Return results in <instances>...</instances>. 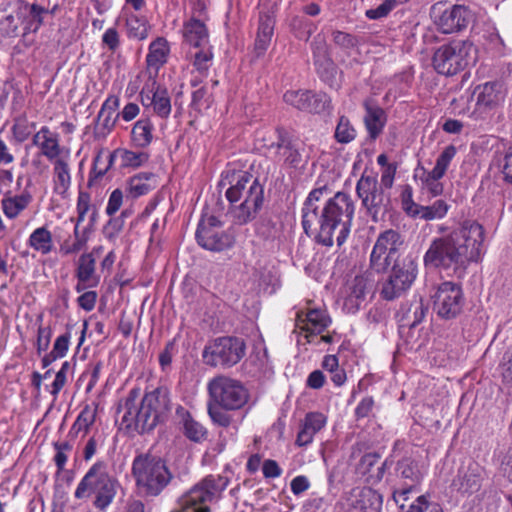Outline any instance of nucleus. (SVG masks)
<instances>
[{
	"label": "nucleus",
	"instance_id": "b1692460",
	"mask_svg": "<svg viewBox=\"0 0 512 512\" xmlns=\"http://www.w3.org/2000/svg\"><path fill=\"white\" fill-rule=\"evenodd\" d=\"M170 52V44L165 37L159 36L150 42L145 58L150 77L156 78L159 70L168 62Z\"/></svg>",
	"mask_w": 512,
	"mask_h": 512
},
{
	"label": "nucleus",
	"instance_id": "a878e982",
	"mask_svg": "<svg viewBox=\"0 0 512 512\" xmlns=\"http://www.w3.org/2000/svg\"><path fill=\"white\" fill-rule=\"evenodd\" d=\"M350 506L360 512H378L382 505V497L371 488H355L350 492Z\"/></svg>",
	"mask_w": 512,
	"mask_h": 512
},
{
	"label": "nucleus",
	"instance_id": "412c9836",
	"mask_svg": "<svg viewBox=\"0 0 512 512\" xmlns=\"http://www.w3.org/2000/svg\"><path fill=\"white\" fill-rule=\"evenodd\" d=\"M330 324L327 313L320 309H311L307 313L298 312L296 317V328L304 333L308 342L311 337L322 333Z\"/></svg>",
	"mask_w": 512,
	"mask_h": 512
},
{
	"label": "nucleus",
	"instance_id": "a18cd8bd",
	"mask_svg": "<svg viewBox=\"0 0 512 512\" xmlns=\"http://www.w3.org/2000/svg\"><path fill=\"white\" fill-rule=\"evenodd\" d=\"M17 5L22 18H24L26 14H29L33 21L36 22L34 31L38 30L43 24V14L47 12L46 9L38 4H29L25 1H18Z\"/></svg>",
	"mask_w": 512,
	"mask_h": 512
},
{
	"label": "nucleus",
	"instance_id": "774afa93",
	"mask_svg": "<svg viewBox=\"0 0 512 512\" xmlns=\"http://www.w3.org/2000/svg\"><path fill=\"white\" fill-rule=\"evenodd\" d=\"M501 173L504 181L512 184V146L508 148L503 157Z\"/></svg>",
	"mask_w": 512,
	"mask_h": 512
},
{
	"label": "nucleus",
	"instance_id": "4d7b16f0",
	"mask_svg": "<svg viewBox=\"0 0 512 512\" xmlns=\"http://www.w3.org/2000/svg\"><path fill=\"white\" fill-rule=\"evenodd\" d=\"M406 512H444L442 507L436 502L428 501L425 495L417 499L408 506Z\"/></svg>",
	"mask_w": 512,
	"mask_h": 512
},
{
	"label": "nucleus",
	"instance_id": "58836bf2",
	"mask_svg": "<svg viewBox=\"0 0 512 512\" xmlns=\"http://www.w3.org/2000/svg\"><path fill=\"white\" fill-rule=\"evenodd\" d=\"M88 237L85 233L80 234L78 224L74 227V238L71 236L65 238L59 244V253L62 256H69L80 252L87 244Z\"/></svg>",
	"mask_w": 512,
	"mask_h": 512
},
{
	"label": "nucleus",
	"instance_id": "e2e57ef3",
	"mask_svg": "<svg viewBox=\"0 0 512 512\" xmlns=\"http://www.w3.org/2000/svg\"><path fill=\"white\" fill-rule=\"evenodd\" d=\"M401 3L391 1V0H382V3L372 9H368L365 13L366 17L372 20L380 19L386 17L394 7L400 5Z\"/></svg>",
	"mask_w": 512,
	"mask_h": 512
},
{
	"label": "nucleus",
	"instance_id": "864d4df0",
	"mask_svg": "<svg viewBox=\"0 0 512 512\" xmlns=\"http://www.w3.org/2000/svg\"><path fill=\"white\" fill-rule=\"evenodd\" d=\"M306 106L308 107L305 109V111L312 113H320L330 108V99L324 93L310 92V97Z\"/></svg>",
	"mask_w": 512,
	"mask_h": 512
},
{
	"label": "nucleus",
	"instance_id": "0e129e2a",
	"mask_svg": "<svg viewBox=\"0 0 512 512\" xmlns=\"http://www.w3.org/2000/svg\"><path fill=\"white\" fill-rule=\"evenodd\" d=\"M124 214L125 213L123 212L120 217H115V218L110 219L107 222V224L104 226L103 234L108 240H110V241L115 240L117 238V236L119 235V233L122 231L123 226H124V220H123Z\"/></svg>",
	"mask_w": 512,
	"mask_h": 512
},
{
	"label": "nucleus",
	"instance_id": "a19ab883",
	"mask_svg": "<svg viewBox=\"0 0 512 512\" xmlns=\"http://www.w3.org/2000/svg\"><path fill=\"white\" fill-rule=\"evenodd\" d=\"M22 22L23 18L21 14H19V7L16 4L15 9L10 14L0 19V36L15 37L18 32V27Z\"/></svg>",
	"mask_w": 512,
	"mask_h": 512
},
{
	"label": "nucleus",
	"instance_id": "3c124183",
	"mask_svg": "<svg viewBox=\"0 0 512 512\" xmlns=\"http://www.w3.org/2000/svg\"><path fill=\"white\" fill-rule=\"evenodd\" d=\"M113 160L114 154H105L104 152H99L94 158L91 174H93L95 178L104 176L112 166Z\"/></svg>",
	"mask_w": 512,
	"mask_h": 512
},
{
	"label": "nucleus",
	"instance_id": "ddd939ff",
	"mask_svg": "<svg viewBox=\"0 0 512 512\" xmlns=\"http://www.w3.org/2000/svg\"><path fill=\"white\" fill-rule=\"evenodd\" d=\"M431 15L437 29L444 34L462 31L472 19L471 12L465 6L454 5L447 8L442 2L432 6Z\"/></svg>",
	"mask_w": 512,
	"mask_h": 512
},
{
	"label": "nucleus",
	"instance_id": "5701e85b",
	"mask_svg": "<svg viewBox=\"0 0 512 512\" xmlns=\"http://www.w3.org/2000/svg\"><path fill=\"white\" fill-rule=\"evenodd\" d=\"M75 277L77 284L75 290L82 292L87 288L96 287L99 284V276L96 274V260L93 253H83L76 262Z\"/></svg>",
	"mask_w": 512,
	"mask_h": 512
},
{
	"label": "nucleus",
	"instance_id": "4c0bfd02",
	"mask_svg": "<svg viewBox=\"0 0 512 512\" xmlns=\"http://www.w3.org/2000/svg\"><path fill=\"white\" fill-rule=\"evenodd\" d=\"M154 125L148 118L138 120L131 131V139L139 148L148 147L153 141Z\"/></svg>",
	"mask_w": 512,
	"mask_h": 512
},
{
	"label": "nucleus",
	"instance_id": "f257e3e1",
	"mask_svg": "<svg viewBox=\"0 0 512 512\" xmlns=\"http://www.w3.org/2000/svg\"><path fill=\"white\" fill-rule=\"evenodd\" d=\"M483 242V227L476 221L466 220L451 233L431 241L423 256V264L429 269L463 270L481 259Z\"/></svg>",
	"mask_w": 512,
	"mask_h": 512
},
{
	"label": "nucleus",
	"instance_id": "6ab92c4d",
	"mask_svg": "<svg viewBox=\"0 0 512 512\" xmlns=\"http://www.w3.org/2000/svg\"><path fill=\"white\" fill-rule=\"evenodd\" d=\"M32 142L40 150L41 155L50 162L71 153L69 148L61 146L60 135L48 126H42L34 134Z\"/></svg>",
	"mask_w": 512,
	"mask_h": 512
},
{
	"label": "nucleus",
	"instance_id": "c85d7f7f",
	"mask_svg": "<svg viewBox=\"0 0 512 512\" xmlns=\"http://www.w3.org/2000/svg\"><path fill=\"white\" fill-rule=\"evenodd\" d=\"M325 188L312 190L304 202L302 208V226L305 233L311 236L316 231V221L318 219L317 202L322 198Z\"/></svg>",
	"mask_w": 512,
	"mask_h": 512
},
{
	"label": "nucleus",
	"instance_id": "6e6552de",
	"mask_svg": "<svg viewBox=\"0 0 512 512\" xmlns=\"http://www.w3.org/2000/svg\"><path fill=\"white\" fill-rule=\"evenodd\" d=\"M433 66L439 74L451 76L476 62V48L467 40H453L434 53Z\"/></svg>",
	"mask_w": 512,
	"mask_h": 512
},
{
	"label": "nucleus",
	"instance_id": "bf43d9fd",
	"mask_svg": "<svg viewBox=\"0 0 512 512\" xmlns=\"http://www.w3.org/2000/svg\"><path fill=\"white\" fill-rule=\"evenodd\" d=\"M332 40L335 45L347 52L356 48L359 44L355 36L343 31H334L332 33Z\"/></svg>",
	"mask_w": 512,
	"mask_h": 512
},
{
	"label": "nucleus",
	"instance_id": "dca6fc26",
	"mask_svg": "<svg viewBox=\"0 0 512 512\" xmlns=\"http://www.w3.org/2000/svg\"><path fill=\"white\" fill-rule=\"evenodd\" d=\"M221 221L213 215H203L198 224L196 239L206 250L222 251L231 245L230 238L221 230Z\"/></svg>",
	"mask_w": 512,
	"mask_h": 512
},
{
	"label": "nucleus",
	"instance_id": "473e14b6",
	"mask_svg": "<svg viewBox=\"0 0 512 512\" xmlns=\"http://www.w3.org/2000/svg\"><path fill=\"white\" fill-rule=\"evenodd\" d=\"M27 245L41 255H48L55 248L53 235L45 226L38 227L31 232L27 239Z\"/></svg>",
	"mask_w": 512,
	"mask_h": 512
},
{
	"label": "nucleus",
	"instance_id": "4be33fe9",
	"mask_svg": "<svg viewBox=\"0 0 512 512\" xmlns=\"http://www.w3.org/2000/svg\"><path fill=\"white\" fill-rule=\"evenodd\" d=\"M51 164L53 192L62 198H66L72 184L71 153L52 161Z\"/></svg>",
	"mask_w": 512,
	"mask_h": 512
},
{
	"label": "nucleus",
	"instance_id": "e433bc0d",
	"mask_svg": "<svg viewBox=\"0 0 512 512\" xmlns=\"http://www.w3.org/2000/svg\"><path fill=\"white\" fill-rule=\"evenodd\" d=\"M125 28L129 39L143 41L149 36L152 27L146 17L131 13L125 19Z\"/></svg>",
	"mask_w": 512,
	"mask_h": 512
},
{
	"label": "nucleus",
	"instance_id": "ea45409f",
	"mask_svg": "<svg viewBox=\"0 0 512 512\" xmlns=\"http://www.w3.org/2000/svg\"><path fill=\"white\" fill-rule=\"evenodd\" d=\"M450 209V205L443 199H438L428 206L421 205L417 219L432 221L443 219Z\"/></svg>",
	"mask_w": 512,
	"mask_h": 512
},
{
	"label": "nucleus",
	"instance_id": "338daca9",
	"mask_svg": "<svg viewBox=\"0 0 512 512\" xmlns=\"http://www.w3.org/2000/svg\"><path fill=\"white\" fill-rule=\"evenodd\" d=\"M11 131L15 140L19 143L26 141L31 134L29 123L25 119H17Z\"/></svg>",
	"mask_w": 512,
	"mask_h": 512
},
{
	"label": "nucleus",
	"instance_id": "20e7f679",
	"mask_svg": "<svg viewBox=\"0 0 512 512\" xmlns=\"http://www.w3.org/2000/svg\"><path fill=\"white\" fill-rule=\"evenodd\" d=\"M354 215V204L349 195L338 192L329 199L321 213L318 212L316 221V235L319 243L332 246L334 236L338 245H342L349 232Z\"/></svg>",
	"mask_w": 512,
	"mask_h": 512
},
{
	"label": "nucleus",
	"instance_id": "1a4fd4ad",
	"mask_svg": "<svg viewBox=\"0 0 512 512\" xmlns=\"http://www.w3.org/2000/svg\"><path fill=\"white\" fill-rule=\"evenodd\" d=\"M211 402L225 410H239L249 401L250 395L244 384L226 375H218L207 383Z\"/></svg>",
	"mask_w": 512,
	"mask_h": 512
},
{
	"label": "nucleus",
	"instance_id": "9d476101",
	"mask_svg": "<svg viewBox=\"0 0 512 512\" xmlns=\"http://www.w3.org/2000/svg\"><path fill=\"white\" fill-rule=\"evenodd\" d=\"M473 96H476L474 111L470 112L467 106L462 107L458 113L469 114L470 117L478 119L481 118L485 112L495 109L504 102L506 90L500 82H486L476 86L473 92L467 95L466 98L461 96L458 100H454L455 108H457L461 102L469 103Z\"/></svg>",
	"mask_w": 512,
	"mask_h": 512
},
{
	"label": "nucleus",
	"instance_id": "7ed1b4c3",
	"mask_svg": "<svg viewBox=\"0 0 512 512\" xmlns=\"http://www.w3.org/2000/svg\"><path fill=\"white\" fill-rule=\"evenodd\" d=\"M119 410L123 412L122 423L128 429L144 433L156 427L169 410V398L165 392L155 389L141 396L139 388L131 389Z\"/></svg>",
	"mask_w": 512,
	"mask_h": 512
},
{
	"label": "nucleus",
	"instance_id": "f3484780",
	"mask_svg": "<svg viewBox=\"0 0 512 512\" xmlns=\"http://www.w3.org/2000/svg\"><path fill=\"white\" fill-rule=\"evenodd\" d=\"M140 97L145 108H151L161 118H168L171 113V99L167 89L159 85L156 78H149L142 87Z\"/></svg>",
	"mask_w": 512,
	"mask_h": 512
},
{
	"label": "nucleus",
	"instance_id": "13d9d810",
	"mask_svg": "<svg viewBox=\"0 0 512 512\" xmlns=\"http://www.w3.org/2000/svg\"><path fill=\"white\" fill-rule=\"evenodd\" d=\"M223 407L211 402L208 407V414L214 424L222 427H228L232 422V417Z\"/></svg>",
	"mask_w": 512,
	"mask_h": 512
},
{
	"label": "nucleus",
	"instance_id": "bb28decb",
	"mask_svg": "<svg viewBox=\"0 0 512 512\" xmlns=\"http://www.w3.org/2000/svg\"><path fill=\"white\" fill-rule=\"evenodd\" d=\"M326 423L327 417L323 413H307L297 434L296 445L304 447L311 444L314 440V436L325 427Z\"/></svg>",
	"mask_w": 512,
	"mask_h": 512
},
{
	"label": "nucleus",
	"instance_id": "8fccbe9b",
	"mask_svg": "<svg viewBox=\"0 0 512 512\" xmlns=\"http://www.w3.org/2000/svg\"><path fill=\"white\" fill-rule=\"evenodd\" d=\"M310 97V91L305 90H289L283 95V100L288 105H291L298 110L305 111L308 107L306 104L308 103Z\"/></svg>",
	"mask_w": 512,
	"mask_h": 512
},
{
	"label": "nucleus",
	"instance_id": "c9c22d12",
	"mask_svg": "<svg viewBox=\"0 0 512 512\" xmlns=\"http://www.w3.org/2000/svg\"><path fill=\"white\" fill-rule=\"evenodd\" d=\"M367 289V279L364 276H356L347 288V295L344 299V307L349 312L359 309Z\"/></svg>",
	"mask_w": 512,
	"mask_h": 512
},
{
	"label": "nucleus",
	"instance_id": "f704fd0d",
	"mask_svg": "<svg viewBox=\"0 0 512 512\" xmlns=\"http://www.w3.org/2000/svg\"><path fill=\"white\" fill-rule=\"evenodd\" d=\"M275 20L274 17L268 13L261 14L259 17V27L255 40V50L258 55L265 53L270 45L273 31H274Z\"/></svg>",
	"mask_w": 512,
	"mask_h": 512
},
{
	"label": "nucleus",
	"instance_id": "37998d69",
	"mask_svg": "<svg viewBox=\"0 0 512 512\" xmlns=\"http://www.w3.org/2000/svg\"><path fill=\"white\" fill-rule=\"evenodd\" d=\"M197 49L198 51L192 55V64L200 76H206L212 65L213 52L210 45Z\"/></svg>",
	"mask_w": 512,
	"mask_h": 512
},
{
	"label": "nucleus",
	"instance_id": "4468645a",
	"mask_svg": "<svg viewBox=\"0 0 512 512\" xmlns=\"http://www.w3.org/2000/svg\"><path fill=\"white\" fill-rule=\"evenodd\" d=\"M432 301L438 316L444 319L455 318L464 304L462 288L454 282L445 281L436 287Z\"/></svg>",
	"mask_w": 512,
	"mask_h": 512
},
{
	"label": "nucleus",
	"instance_id": "79ce46f5",
	"mask_svg": "<svg viewBox=\"0 0 512 512\" xmlns=\"http://www.w3.org/2000/svg\"><path fill=\"white\" fill-rule=\"evenodd\" d=\"M456 153L457 150L454 145L446 146L437 157L434 167L429 172L432 173L434 177L438 176L443 178L452 160L456 156Z\"/></svg>",
	"mask_w": 512,
	"mask_h": 512
},
{
	"label": "nucleus",
	"instance_id": "f8f14e48",
	"mask_svg": "<svg viewBox=\"0 0 512 512\" xmlns=\"http://www.w3.org/2000/svg\"><path fill=\"white\" fill-rule=\"evenodd\" d=\"M417 275L418 265L412 257L396 262L382 286L381 296L388 301L401 297L411 288Z\"/></svg>",
	"mask_w": 512,
	"mask_h": 512
},
{
	"label": "nucleus",
	"instance_id": "423d86ee",
	"mask_svg": "<svg viewBox=\"0 0 512 512\" xmlns=\"http://www.w3.org/2000/svg\"><path fill=\"white\" fill-rule=\"evenodd\" d=\"M132 475L137 487L149 496L159 495L173 477L165 461L148 453L134 458Z\"/></svg>",
	"mask_w": 512,
	"mask_h": 512
},
{
	"label": "nucleus",
	"instance_id": "603ef678",
	"mask_svg": "<svg viewBox=\"0 0 512 512\" xmlns=\"http://www.w3.org/2000/svg\"><path fill=\"white\" fill-rule=\"evenodd\" d=\"M401 207L409 217L417 219L421 205L413 200V191L410 186H406L401 193Z\"/></svg>",
	"mask_w": 512,
	"mask_h": 512
},
{
	"label": "nucleus",
	"instance_id": "6e6d98bb",
	"mask_svg": "<svg viewBox=\"0 0 512 512\" xmlns=\"http://www.w3.org/2000/svg\"><path fill=\"white\" fill-rule=\"evenodd\" d=\"M71 368V364L68 361L62 363L61 368L55 375V379L51 384L50 394L53 399L56 400L60 391L64 388L67 383V375Z\"/></svg>",
	"mask_w": 512,
	"mask_h": 512
},
{
	"label": "nucleus",
	"instance_id": "9b49d317",
	"mask_svg": "<svg viewBox=\"0 0 512 512\" xmlns=\"http://www.w3.org/2000/svg\"><path fill=\"white\" fill-rule=\"evenodd\" d=\"M245 354V343L235 337H220L205 346L202 357L205 364L211 367H232Z\"/></svg>",
	"mask_w": 512,
	"mask_h": 512
},
{
	"label": "nucleus",
	"instance_id": "de8ad7c7",
	"mask_svg": "<svg viewBox=\"0 0 512 512\" xmlns=\"http://www.w3.org/2000/svg\"><path fill=\"white\" fill-rule=\"evenodd\" d=\"M277 154L280 159L291 166H298L301 162V154L289 142L282 141L277 145Z\"/></svg>",
	"mask_w": 512,
	"mask_h": 512
},
{
	"label": "nucleus",
	"instance_id": "09e8293b",
	"mask_svg": "<svg viewBox=\"0 0 512 512\" xmlns=\"http://www.w3.org/2000/svg\"><path fill=\"white\" fill-rule=\"evenodd\" d=\"M95 418L96 408L91 407L90 405H86L73 424V429H75L77 432H87L95 422Z\"/></svg>",
	"mask_w": 512,
	"mask_h": 512
},
{
	"label": "nucleus",
	"instance_id": "a211bd4d",
	"mask_svg": "<svg viewBox=\"0 0 512 512\" xmlns=\"http://www.w3.org/2000/svg\"><path fill=\"white\" fill-rule=\"evenodd\" d=\"M356 192L362 201V205L376 219L380 208L385 203V196L383 190L378 186L377 176L374 174H362L357 182Z\"/></svg>",
	"mask_w": 512,
	"mask_h": 512
},
{
	"label": "nucleus",
	"instance_id": "c03bdc74",
	"mask_svg": "<svg viewBox=\"0 0 512 512\" xmlns=\"http://www.w3.org/2000/svg\"><path fill=\"white\" fill-rule=\"evenodd\" d=\"M118 152L120 153L122 167L138 168L149 159V154L143 151L119 150Z\"/></svg>",
	"mask_w": 512,
	"mask_h": 512
},
{
	"label": "nucleus",
	"instance_id": "2eb2a0df",
	"mask_svg": "<svg viewBox=\"0 0 512 512\" xmlns=\"http://www.w3.org/2000/svg\"><path fill=\"white\" fill-rule=\"evenodd\" d=\"M402 244L403 240L399 232L393 229L382 232L370 255L371 267L377 272H384Z\"/></svg>",
	"mask_w": 512,
	"mask_h": 512
},
{
	"label": "nucleus",
	"instance_id": "cd10ccee",
	"mask_svg": "<svg viewBox=\"0 0 512 512\" xmlns=\"http://www.w3.org/2000/svg\"><path fill=\"white\" fill-rule=\"evenodd\" d=\"M32 200L33 196L27 190L22 191L20 194H11L9 192L1 199V210L7 219L13 220L27 209Z\"/></svg>",
	"mask_w": 512,
	"mask_h": 512
},
{
	"label": "nucleus",
	"instance_id": "69168bd1",
	"mask_svg": "<svg viewBox=\"0 0 512 512\" xmlns=\"http://www.w3.org/2000/svg\"><path fill=\"white\" fill-rule=\"evenodd\" d=\"M119 106V98L117 96L111 95L109 96L103 103L100 112L98 114L99 118L106 116L105 125H108L111 117L115 114L117 107Z\"/></svg>",
	"mask_w": 512,
	"mask_h": 512
},
{
	"label": "nucleus",
	"instance_id": "393cba45",
	"mask_svg": "<svg viewBox=\"0 0 512 512\" xmlns=\"http://www.w3.org/2000/svg\"><path fill=\"white\" fill-rule=\"evenodd\" d=\"M205 19L190 16L182 27L183 42L189 47L200 48L209 45V31Z\"/></svg>",
	"mask_w": 512,
	"mask_h": 512
},
{
	"label": "nucleus",
	"instance_id": "f03ea898",
	"mask_svg": "<svg viewBox=\"0 0 512 512\" xmlns=\"http://www.w3.org/2000/svg\"><path fill=\"white\" fill-rule=\"evenodd\" d=\"M220 185H229L225 196L235 223L246 224L257 216L264 201V189L257 178L246 171H226Z\"/></svg>",
	"mask_w": 512,
	"mask_h": 512
},
{
	"label": "nucleus",
	"instance_id": "052dcab7",
	"mask_svg": "<svg viewBox=\"0 0 512 512\" xmlns=\"http://www.w3.org/2000/svg\"><path fill=\"white\" fill-rule=\"evenodd\" d=\"M441 177H434L432 173L427 172L422 177V184L432 197L440 196L444 191V186L440 182Z\"/></svg>",
	"mask_w": 512,
	"mask_h": 512
},
{
	"label": "nucleus",
	"instance_id": "2f4dec72",
	"mask_svg": "<svg viewBox=\"0 0 512 512\" xmlns=\"http://www.w3.org/2000/svg\"><path fill=\"white\" fill-rule=\"evenodd\" d=\"M364 107L366 110V114L364 117L366 129L368 131L369 136L372 139H375L380 135L385 126V112L381 107L372 104L371 101L369 100L365 101Z\"/></svg>",
	"mask_w": 512,
	"mask_h": 512
},
{
	"label": "nucleus",
	"instance_id": "680f3d73",
	"mask_svg": "<svg viewBox=\"0 0 512 512\" xmlns=\"http://www.w3.org/2000/svg\"><path fill=\"white\" fill-rule=\"evenodd\" d=\"M401 3L391 1V0H382V3L372 9H368L365 13L366 17L372 20L380 19L386 17L394 7L400 5Z\"/></svg>",
	"mask_w": 512,
	"mask_h": 512
},
{
	"label": "nucleus",
	"instance_id": "39448f33",
	"mask_svg": "<svg viewBox=\"0 0 512 512\" xmlns=\"http://www.w3.org/2000/svg\"><path fill=\"white\" fill-rule=\"evenodd\" d=\"M118 488V481L106 471L104 462L94 463L78 483L74 496L84 499L93 496V506L104 512L112 504Z\"/></svg>",
	"mask_w": 512,
	"mask_h": 512
},
{
	"label": "nucleus",
	"instance_id": "0eeeda50",
	"mask_svg": "<svg viewBox=\"0 0 512 512\" xmlns=\"http://www.w3.org/2000/svg\"><path fill=\"white\" fill-rule=\"evenodd\" d=\"M224 475H207L179 499V512H210V504L227 488Z\"/></svg>",
	"mask_w": 512,
	"mask_h": 512
},
{
	"label": "nucleus",
	"instance_id": "49530a36",
	"mask_svg": "<svg viewBox=\"0 0 512 512\" xmlns=\"http://www.w3.org/2000/svg\"><path fill=\"white\" fill-rule=\"evenodd\" d=\"M356 137V130L345 116L340 117L335 129V138L339 143H349Z\"/></svg>",
	"mask_w": 512,
	"mask_h": 512
},
{
	"label": "nucleus",
	"instance_id": "aec40b11",
	"mask_svg": "<svg viewBox=\"0 0 512 512\" xmlns=\"http://www.w3.org/2000/svg\"><path fill=\"white\" fill-rule=\"evenodd\" d=\"M398 471L403 479L409 480L410 484L407 487L396 489L393 492V499L399 505L400 509L404 510L408 495L416 491L417 486L423 478V471L418 467L415 461L404 459L398 464Z\"/></svg>",
	"mask_w": 512,
	"mask_h": 512
},
{
	"label": "nucleus",
	"instance_id": "72a5a7b5",
	"mask_svg": "<svg viewBox=\"0 0 512 512\" xmlns=\"http://www.w3.org/2000/svg\"><path fill=\"white\" fill-rule=\"evenodd\" d=\"M176 414L180 418L184 434L188 439L194 442H201L207 437L205 427L196 421L188 410L179 407L176 410Z\"/></svg>",
	"mask_w": 512,
	"mask_h": 512
},
{
	"label": "nucleus",
	"instance_id": "c756f323",
	"mask_svg": "<svg viewBox=\"0 0 512 512\" xmlns=\"http://www.w3.org/2000/svg\"><path fill=\"white\" fill-rule=\"evenodd\" d=\"M157 176L151 172H142L128 179L126 185L127 196L136 199L148 194L157 187Z\"/></svg>",
	"mask_w": 512,
	"mask_h": 512
},
{
	"label": "nucleus",
	"instance_id": "5fc2aeb1",
	"mask_svg": "<svg viewBox=\"0 0 512 512\" xmlns=\"http://www.w3.org/2000/svg\"><path fill=\"white\" fill-rule=\"evenodd\" d=\"M54 449L56 451L54 462L57 467V473L60 474L65 468L72 445L68 441L56 442L54 443Z\"/></svg>",
	"mask_w": 512,
	"mask_h": 512
},
{
	"label": "nucleus",
	"instance_id": "7c9ffc66",
	"mask_svg": "<svg viewBox=\"0 0 512 512\" xmlns=\"http://www.w3.org/2000/svg\"><path fill=\"white\" fill-rule=\"evenodd\" d=\"M452 486L463 494H472L481 487V474L477 466H469L467 469L459 470L457 477L453 480Z\"/></svg>",
	"mask_w": 512,
	"mask_h": 512
}]
</instances>
